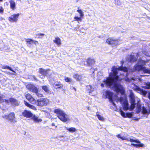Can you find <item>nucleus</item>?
<instances>
[{"label": "nucleus", "mask_w": 150, "mask_h": 150, "mask_svg": "<svg viewBox=\"0 0 150 150\" xmlns=\"http://www.w3.org/2000/svg\"><path fill=\"white\" fill-rule=\"evenodd\" d=\"M55 127L56 128L57 127V126H55Z\"/></svg>", "instance_id": "774afa93"}, {"label": "nucleus", "mask_w": 150, "mask_h": 150, "mask_svg": "<svg viewBox=\"0 0 150 150\" xmlns=\"http://www.w3.org/2000/svg\"><path fill=\"white\" fill-rule=\"evenodd\" d=\"M73 77L77 81H80L81 79V76L77 74H74L73 76Z\"/></svg>", "instance_id": "bb28decb"}, {"label": "nucleus", "mask_w": 150, "mask_h": 150, "mask_svg": "<svg viewBox=\"0 0 150 150\" xmlns=\"http://www.w3.org/2000/svg\"><path fill=\"white\" fill-rule=\"evenodd\" d=\"M131 145H133L134 146H137V144H132Z\"/></svg>", "instance_id": "13d9d810"}, {"label": "nucleus", "mask_w": 150, "mask_h": 150, "mask_svg": "<svg viewBox=\"0 0 150 150\" xmlns=\"http://www.w3.org/2000/svg\"><path fill=\"white\" fill-rule=\"evenodd\" d=\"M38 35H40V36H44L45 35V34H43V33H40L38 34Z\"/></svg>", "instance_id": "864d4df0"}, {"label": "nucleus", "mask_w": 150, "mask_h": 150, "mask_svg": "<svg viewBox=\"0 0 150 150\" xmlns=\"http://www.w3.org/2000/svg\"><path fill=\"white\" fill-rule=\"evenodd\" d=\"M65 81L68 82H71L72 81L71 79L67 77L65 78Z\"/></svg>", "instance_id": "f704fd0d"}, {"label": "nucleus", "mask_w": 150, "mask_h": 150, "mask_svg": "<svg viewBox=\"0 0 150 150\" xmlns=\"http://www.w3.org/2000/svg\"><path fill=\"white\" fill-rule=\"evenodd\" d=\"M123 107L124 110H126L129 109V104L127 101L125 100L123 102Z\"/></svg>", "instance_id": "a211bd4d"}, {"label": "nucleus", "mask_w": 150, "mask_h": 150, "mask_svg": "<svg viewBox=\"0 0 150 150\" xmlns=\"http://www.w3.org/2000/svg\"><path fill=\"white\" fill-rule=\"evenodd\" d=\"M141 111L144 117H147L148 114L150 113V108L147 109L144 106L142 107L141 104L138 102L137 104L136 112L138 113Z\"/></svg>", "instance_id": "20e7f679"}, {"label": "nucleus", "mask_w": 150, "mask_h": 150, "mask_svg": "<svg viewBox=\"0 0 150 150\" xmlns=\"http://www.w3.org/2000/svg\"><path fill=\"white\" fill-rule=\"evenodd\" d=\"M125 81L127 82H129L131 80L128 78H126L125 79Z\"/></svg>", "instance_id": "3c124183"}, {"label": "nucleus", "mask_w": 150, "mask_h": 150, "mask_svg": "<svg viewBox=\"0 0 150 150\" xmlns=\"http://www.w3.org/2000/svg\"><path fill=\"white\" fill-rule=\"evenodd\" d=\"M20 14L19 13L13 14L8 17V20L11 22H16Z\"/></svg>", "instance_id": "1a4fd4ad"}, {"label": "nucleus", "mask_w": 150, "mask_h": 150, "mask_svg": "<svg viewBox=\"0 0 150 150\" xmlns=\"http://www.w3.org/2000/svg\"><path fill=\"white\" fill-rule=\"evenodd\" d=\"M33 43H34L35 45H36L38 43V41H35L34 40H33Z\"/></svg>", "instance_id": "8fccbe9b"}, {"label": "nucleus", "mask_w": 150, "mask_h": 150, "mask_svg": "<svg viewBox=\"0 0 150 150\" xmlns=\"http://www.w3.org/2000/svg\"><path fill=\"white\" fill-rule=\"evenodd\" d=\"M144 144H137V146H139L140 147H142L143 146Z\"/></svg>", "instance_id": "09e8293b"}, {"label": "nucleus", "mask_w": 150, "mask_h": 150, "mask_svg": "<svg viewBox=\"0 0 150 150\" xmlns=\"http://www.w3.org/2000/svg\"><path fill=\"white\" fill-rule=\"evenodd\" d=\"M2 68L3 69H9L10 70H11V71H13V72L14 73H16V72L14 71H13V69H12V68L11 67H9L8 66H7V65L3 66L2 67Z\"/></svg>", "instance_id": "cd10ccee"}, {"label": "nucleus", "mask_w": 150, "mask_h": 150, "mask_svg": "<svg viewBox=\"0 0 150 150\" xmlns=\"http://www.w3.org/2000/svg\"><path fill=\"white\" fill-rule=\"evenodd\" d=\"M139 53H140L139 52L137 53V57H139Z\"/></svg>", "instance_id": "bf43d9fd"}, {"label": "nucleus", "mask_w": 150, "mask_h": 150, "mask_svg": "<svg viewBox=\"0 0 150 150\" xmlns=\"http://www.w3.org/2000/svg\"><path fill=\"white\" fill-rule=\"evenodd\" d=\"M50 70L49 69L45 70L42 68H40L39 70V72L43 76V77H40L41 78H43L45 76H47L49 74V72Z\"/></svg>", "instance_id": "9b49d317"}, {"label": "nucleus", "mask_w": 150, "mask_h": 150, "mask_svg": "<svg viewBox=\"0 0 150 150\" xmlns=\"http://www.w3.org/2000/svg\"><path fill=\"white\" fill-rule=\"evenodd\" d=\"M54 86L55 88H58L63 87V85L60 83L55 82L54 83Z\"/></svg>", "instance_id": "aec40b11"}, {"label": "nucleus", "mask_w": 150, "mask_h": 150, "mask_svg": "<svg viewBox=\"0 0 150 150\" xmlns=\"http://www.w3.org/2000/svg\"><path fill=\"white\" fill-rule=\"evenodd\" d=\"M148 98L150 100V93H149L148 94Z\"/></svg>", "instance_id": "4d7b16f0"}, {"label": "nucleus", "mask_w": 150, "mask_h": 150, "mask_svg": "<svg viewBox=\"0 0 150 150\" xmlns=\"http://www.w3.org/2000/svg\"><path fill=\"white\" fill-rule=\"evenodd\" d=\"M71 88H72L73 89H74L75 91H76V88L74 87L73 86L71 87Z\"/></svg>", "instance_id": "6e6d98bb"}, {"label": "nucleus", "mask_w": 150, "mask_h": 150, "mask_svg": "<svg viewBox=\"0 0 150 150\" xmlns=\"http://www.w3.org/2000/svg\"><path fill=\"white\" fill-rule=\"evenodd\" d=\"M137 60L136 57L133 55H131L130 56V59L129 61L130 62H133Z\"/></svg>", "instance_id": "b1692460"}, {"label": "nucleus", "mask_w": 150, "mask_h": 150, "mask_svg": "<svg viewBox=\"0 0 150 150\" xmlns=\"http://www.w3.org/2000/svg\"><path fill=\"white\" fill-rule=\"evenodd\" d=\"M4 11V9L1 6H0V13H3Z\"/></svg>", "instance_id": "a18cd8bd"}, {"label": "nucleus", "mask_w": 150, "mask_h": 150, "mask_svg": "<svg viewBox=\"0 0 150 150\" xmlns=\"http://www.w3.org/2000/svg\"><path fill=\"white\" fill-rule=\"evenodd\" d=\"M26 42L29 44H31L33 43V40L31 39H27L26 40Z\"/></svg>", "instance_id": "473e14b6"}, {"label": "nucleus", "mask_w": 150, "mask_h": 150, "mask_svg": "<svg viewBox=\"0 0 150 150\" xmlns=\"http://www.w3.org/2000/svg\"><path fill=\"white\" fill-rule=\"evenodd\" d=\"M1 20L4 19V18H1Z\"/></svg>", "instance_id": "0e129e2a"}, {"label": "nucleus", "mask_w": 150, "mask_h": 150, "mask_svg": "<svg viewBox=\"0 0 150 150\" xmlns=\"http://www.w3.org/2000/svg\"><path fill=\"white\" fill-rule=\"evenodd\" d=\"M66 128L67 130L71 133L77 131V129L75 127H71L70 128H68L66 127Z\"/></svg>", "instance_id": "5701e85b"}, {"label": "nucleus", "mask_w": 150, "mask_h": 150, "mask_svg": "<svg viewBox=\"0 0 150 150\" xmlns=\"http://www.w3.org/2000/svg\"><path fill=\"white\" fill-rule=\"evenodd\" d=\"M146 85L145 87L147 89L150 88V82H148L146 83Z\"/></svg>", "instance_id": "4c0bfd02"}, {"label": "nucleus", "mask_w": 150, "mask_h": 150, "mask_svg": "<svg viewBox=\"0 0 150 150\" xmlns=\"http://www.w3.org/2000/svg\"><path fill=\"white\" fill-rule=\"evenodd\" d=\"M4 118L6 119H8V115H5L2 116Z\"/></svg>", "instance_id": "c03bdc74"}, {"label": "nucleus", "mask_w": 150, "mask_h": 150, "mask_svg": "<svg viewBox=\"0 0 150 150\" xmlns=\"http://www.w3.org/2000/svg\"><path fill=\"white\" fill-rule=\"evenodd\" d=\"M52 126H54L55 125L54 124V123H52Z\"/></svg>", "instance_id": "e2e57ef3"}, {"label": "nucleus", "mask_w": 150, "mask_h": 150, "mask_svg": "<svg viewBox=\"0 0 150 150\" xmlns=\"http://www.w3.org/2000/svg\"><path fill=\"white\" fill-rule=\"evenodd\" d=\"M54 112L57 114L58 117L63 122H66L70 120L69 116L60 108L54 109Z\"/></svg>", "instance_id": "7ed1b4c3"}, {"label": "nucleus", "mask_w": 150, "mask_h": 150, "mask_svg": "<svg viewBox=\"0 0 150 150\" xmlns=\"http://www.w3.org/2000/svg\"><path fill=\"white\" fill-rule=\"evenodd\" d=\"M5 100H4L2 98V97L0 96V103H1L4 102V101H5Z\"/></svg>", "instance_id": "de8ad7c7"}, {"label": "nucleus", "mask_w": 150, "mask_h": 150, "mask_svg": "<svg viewBox=\"0 0 150 150\" xmlns=\"http://www.w3.org/2000/svg\"><path fill=\"white\" fill-rule=\"evenodd\" d=\"M136 90L138 91V92L141 94L143 96H146L147 92L143 89H141L138 86H136L135 87Z\"/></svg>", "instance_id": "4468645a"}, {"label": "nucleus", "mask_w": 150, "mask_h": 150, "mask_svg": "<svg viewBox=\"0 0 150 150\" xmlns=\"http://www.w3.org/2000/svg\"><path fill=\"white\" fill-rule=\"evenodd\" d=\"M30 91L33 93H35V92H37L38 91V89L37 87L34 85L32 87V89Z\"/></svg>", "instance_id": "c85d7f7f"}, {"label": "nucleus", "mask_w": 150, "mask_h": 150, "mask_svg": "<svg viewBox=\"0 0 150 150\" xmlns=\"http://www.w3.org/2000/svg\"><path fill=\"white\" fill-rule=\"evenodd\" d=\"M53 42L59 46H60L61 44V40L58 37L55 38V40H53Z\"/></svg>", "instance_id": "f3484780"}, {"label": "nucleus", "mask_w": 150, "mask_h": 150, "mask_svg": "<svg viewBox=\"0 0 150 150\" xmlns=\"http://www.w3.org/2000/svg\"><path fill=\"white\" fill-rule=\"evenodd\" d=\"M123 99V98L122 97H121L120 98V100L121 102H122V100Z\"/></svg>", "instance_id": "5fc2aeb1"}, {"label": "nucleus", "mask_w": 150, "mask_h": 150, "mask_svg": "<svg viewBox=\"0 0 150 150\" xmlns=\"http://www.w3.org/2000/svg\"><path fill=\"white\" fill-rule=\"evenodd\" d=\"M34 85L31 84H28L26 85V88L29 90L30 91L33 86Z\"/></svg>", "instance_id": "c756f323"}, {"label": "nucleus", "mask_w": 150, "mask_h": 150, "mask_svg": "<svg viewBox=\"0 0 150 150\" xmlns=\"http://www.w3.org/2000/svg\"><path fill=\"white\" fill-rule=\"evenodd\" d=\"M129 141L131 142H135L136 143H140V142L138 140H135L129 138Z\"/></svg>", "instance_id": "72a5a7b5"}, {"label": "nucleus", "mask_w": 150, "mask_h": 150, "mask_svg": "<svg viewBox=\"0 0 150 150\" xmlns=\"http://www.w3.org/2000/svg\"><path fill=\"white\" fill-rule=\"evenodd\" d=\"M143 53L146 56L149 57L150 55L149 53L146 52L145 50H143Z\"/></svg>", "instance_id": "a19ab883"}, {"label": "nucleus", "mask_w": 150, "mask_h": 150, "mask_svg": "<svg viewBox=\"0 0 150 150\" xmlns=\"http://www.w3.org/2000/svg\"><path fill=\"white\" fill-rule=\"evenodd\" d=\"M9 3L10 4V8L12 10L15 9L16 6L15 2L12 0H11L9 1Z\"/></svg>", "instance_id": "412c9836"}, {"label": "nucleus", "mask_w": 150, "mask_h": 150, "mask_svg": "<svg viewBox=\"0 0 150 150\" xmlns=\"http://www.w3.org/2000/svg\"><path fill=\"white\" fill-rule=\"evenodd\" d=\"M48 99L45 98H40L37 100L36 105L38 106L42 107L46 106L49 103Z\"/></svg>", "instance_id": "423d86ee"}, {"label": "nucleus", "mask_w": 150, "mask_h": 150, "mask_svg": "<svg viewBox=\"0 0 150 150\" xmlns=\"http://www.w3.org/2000/svg\"><path fill=\"white\" fill-rule=\"evenodd\" d=\"M79 60H81V59H80Z\"/></svg>", "instance_id": "338daca9"}, {"label": "nucleus", "mask_w": 150, "mask_h": 150, "mask_svg": "<svg viewBox=\"0 0 150 150\" xmlns=\"http://www.w3.org/2000/svg\"><path fill=\"white\" fill-rule=\"evenodd\" d=\"M96 115L98 117V119L99 120L102 121L104 120V119L103 117L102 116H101L100 115L98 114V112H97V113Z\"/></svg>", "instance_id": "2f4dec72"}, {"label": "nucleus", "mask_w": 150, "mask_h": 150, "mask_svg": "<svg viewBox=\"0 0 150 150\" xmlns=\"http://www.w3.org/2000/svg\"><path fill=\"white\" fill-rule=\"evenodd\" d=\"M3 0H0V1H2Z\"/></svg>", "instance_id": "69168bd1"}, {"label": "nucleus", "mask_w": 150, "mask_h": 150, "mask_svg": "<svg viewBox=\"0 0 150 150\" xmlns=\"http://www.w3.org/2000/svg\"><path fill=\"white\" fill-rule=\"evenodd\" d=\"M118 137L121 138L122 140H124L125 137L124 136H121L120 135H119L118 136Z\"/></svg>", "instance_id": "49530a36"}, {"label": "nucleus", "mask_w": 150, "mask_h": 150, "mask_svg": "<svg viewBox=\"0 0 150 150\" xmlns=\"http://www.w3.org/2000/svg\"><path fill=\"white\" fill-rule=\"evenodd\" d=\"M24 103L26 106L32 109H33V110H36V108L35 106L29 104V103H28L27 102H26L25 101H24Z\"/></svg>", "instance_id": "a878e982"}, {"label": "nucleus", "mask_w": 150, "mask_h": 150, "mask_svg": "<svg viewBox=\"0 0 150 150\" xmlns=\"http://www.w3.org/2000/svg\"><path fill=\"white\" fill-rule=\"evenodd\" d=\"M148 61V60L145 61L142 60L141 58L139 59L137 63L134 66L135 70L137 71L142 70L144 73L150 74V69L143 67V66L145 65L146 63Z\"/></svg>", "instance_id": "f03ea898"}, {"label": "nucleus", "mask_w": 150, "mask_h": 150, "mask_svg": "<svg viewBox=\"0 0 150 150\" xmlns=\"http://www.w3.org/2000/svg\"><path fill=\"white\" fill-rule=\"evenodd\" d=\"M5 102L7 103L10 102L12 106L14 107L18 106L19 105V102L16 99L13 98H10L8 100H5Z\"/></svg>", "instance_id": "6e6552de"}, {"label": "nucleus", "mask_w": 150, "mask_h": 150, "mask_svg": "<svg viewBox=\"0 0 150 150\" xmlns=\"http://www.w3.org/2000/svg\"><path fill=\"white\" fill-rule=\"evenodd\" d=\"M115 3L116 4H117L118 6H120L121 5V3L119 0H114Z\"/></svg>", "instance_id": "e433bc0d"}, {"label": "nucleus", "mask_w": 150, "mask_h": 150, "mask_svg": "<svg viewBox=\"0 0 150 150\" xmlns=\"http://www.w3.org/2000/svg\"><path fill=\"white\" fill-rule=\"evenodd\" d=\"M29 101L30 102L32 103L33 104H36V105L37 101L33 98L32 97L29 100Z\"/></svg>", "instance_id": "7c9ffc66"}, {"label": "nucleus", "mask_w": 150, "mask_h": 150, "mask_svg": "<svg viewBox=\"0 0 150 150\" xmlns=\"http://www.w3.org/2000/svg\"><path fill=\"white\" fill-rule=\"evenodd\" d=\"M23 115L26 118L31 117L33 116V114L29 111L25 110L22 112Z\"/></svg>", "instance_id": "f8f14e48"}, {"label": "nucleus", "mask_w": 150, "mask_h": 150, "mask_svg": "<svg viewBox=\"0 0 150 150\" xmlns=\"http://www.w3.org/2000/svg\"><path fill=\"white\" fill-rule=\"evenodd\" d=\"M87 63L88 66H92L95 63V61L93 59H89L87 60Z\"/></svg>", "instance_id": "4be33fe9"}, {"label": "nucleus", "mask_w": 150, "mask_h": 150, "mask_svg": "<svg viewBox=\"0 0 150 150\" xmlns=\"http://www.w3.org/2000/svg\"><path fill=\"white\" fill-rule=\"evenodd\" d=\"M105 93L106 98H108L109 100L111 101V102L113 104V105L115 106V104L113 102L112 99L113 93L109 91H106L105 92Z\"/></svg>", "instance_id": "9d476101"}, {"label": "nucleus", "mask_w": 150, "mask_h": 150, "mask_svg": "<svg viewBox=\"0 0 150 150\" xmlns=\"http://www.w3.org/2000/svg\"><path fill=\"white\" fill-rule=\"evenodd\" d=\"M121 41L120 39L114 40L113 38H109L106 40V42L110 45H116L119 44Z\"/></svg>", "instance_id": "0eeeda50"}, {"label": "nucleus", "mask_w": 150, "mask_h": 150, "mask_svg": "<svg viewBox=\"0 0 150 150\" xmlns=\"http://www.w3.org/2000/svg\"><path fill=\"white\" fill-rule=\"evenodd\" d=\"M120 112L121 115L122 116L124 117H126V114H125L124 112L122 111V110H121L120 111Z\"/></svg>", "instance_id": "ea45409f"}, {"label": "nucleus", "mask_w": 150, "mask_h": 150, "mask_svg": "<svg viewBox=\"0 0 150 150\" xmlns=\"http://www.w3.org/2000/svg\"><path fill=\"white\" fill-rule=\"evenodd\" d=\"M33 78L35 80H37L36 79V78L35 77V76H33Z\"/></svg>", "instance_id": "052dcab7"}, {"label": "nucleus", "mask_w": 150, "mask_h": 150, "mask_svg": "<svg viewBox=\"0 0 150 150\" xmlns=\"http://www.w3.org/2000/svg\"><path fill=\"white\" fill-rule=\"evenodd\" d=\"M129 91L130 93L129 97L131 103L130 110H132L135 108L136 105L135 97L134 94L132 91L129 90Z\"/></svg>", "instance_id": "39448f33"}, {"label": "nucleus", "mask_w": 150, "mask_h": 150, "mask_svg": "<svg viewBox=\"0 0 150 150\" xmlns=\"http://www.w3.org/2000/svg\"><path fill=\"white\" fill-rule=\"evenodd\" d=\"M132 116V114L131 113H126V117H131Z\"/></svg>", "instance_id": "79ce46f5"}, {"label": "nucleus", "mask_w": 150, "mask_h": 150, "mask_svg": "<svg viewBox=\"0 0 150 150\" xmlns=\"http://www.w3.org/2000/svg\"><path fill=\"white\" fill-rule=\"evenodd\" d=\"M77 11L80 14V16L81 17L83 18L84 16L83 12L82 10L80 9L79 7L77 8Z\"/></svg>", "instance_id": "393cba45"}, {"label": "nucleus", "mask_w": 150, "mask_h": 150, "mask_svg": "<svg viewBox=\"0 0 150 150\" xmlns=\"http://www.w3.org/2000/svg\"><path fill=\"white\" fill-rule=\"evenodd\" d=\"M86 89L88 90L90 93H91L95 89L94 86H92L91 85H88L86 86Z\"/></svg>", "instance_id": "6ab92c4d"}, {"label": "nucleus", "mask_w": 150, "mask_h": 150, "mask_svg": "<svg viewBox=\"0 0 150 150\" xmlns=\"http://www.w3.org/2000/svg\"><path fill=\"white\" fill-rule=\"evenodd\" d=\"M10 122L15 123L16 122L15 116V115L14 112L10 113L8 115V119Z\"/></svg>", "instance_id": "ddd939ff"}, {"label": "nucleus", "mask_w": 150, "mask_h": 150, "mask_svg": "<svg viewBox=\"0 0 150 150\" xmlns=\"http://www.w3.org/2000/svg\"><path fill=\"white\" fill-rule=\"evenodd\" d=\"M42 89L48 94H51L53 93L49 89V88L46 86H43L42 87Z\"/></svg>", "instance_id": "2eb2a0df"}, {"label": "nucleus", "mask_w": 150, "mask_h": 150, "mask_svg": "<svg viewBox=\"0 0 150 150\" xmlns=\"http://www.w3.org/2000/svg\"><path fill=\"white\" fill-rule=\"evenodd\" d=\"M129 138H128L126 137H125L124 140H126L127 141H129Z\"/></svg>", "instance_id": "603ef678"}, {"label": "nucleus", "mask_w": 150, "mask_h": 150, "mask_svg": "<svg viewBox=\"0 0 150 150\" xmlns=\"http://www.w3.org/2000/svg\"><path fill=\"white\" fill-rule=\"evenodd\" d=\"M82 17H81L80 16L79 17L77 16H75L74 17V19H75V20L76 21H82Z\"/></svg>", "instance_id": "58836bf2"}, {"label": "nucleus", "mask_w": 150, "mask_h": 150, "mask_svg": "<svg viewBox=\"0 0 150 150\" xmlns=\"http://www.w3.org/2000/svg\"><path fill=\"white\" fill-rule=\"evenodd\" d=\"M32 96L29 93H28L25 95V97L26 98L28 99V100L30 99V98Z\"/></svg>", "instance_id": "c9c22d12"}, {"label": "nucleus", "mask_w": 150, "mask_h": 150, "mask_svg": "<svg viewBox=\"0 0 150 150\" xmlns=\"http://www.w3.org/2000/svg\"><path fill=\"white\" fill-rule=\"evenodd\" d=\"M112 69V72L110 74V77L104 79L103 81L104 83H101L100 86L103 87L104 85L105 86L109 87L112 85V88L114 91L117 93L120 92L123 94L125 93V90L123 87L120 84L118 80L117 71H122L127 72L128 69L126 67L122 66L119 67L118 68L115 66H113Z\"/></svg>", "instance_id": "f257e3e1"}, {"label": "nucleus", "mask_w": 150, "mask_h": 150, "mask_svg": "<svg viewBox=\"0 0 150 150\" xmlns=\"http://www.w3.org/2000/svg\"><path fill=\"white\" fill-rule=\"evenodd\" d=\"M33 78L35 80H37L36 79V78L35 77V76H33Z\"/></svg>", "instance_id": "680f3d73"}, {"label": "nucleus", "mask_w": 150, "mask_h": 150, "mask_svg": "<svg viewBox=\"0 0 150 150\" xmlns=\"http://www.w3.org/2000/svg\"><path fill=\"white\" fill-rule=\"evenodd\" d=\"M31 117V119L33 120L35 122H41L42 121L41 119L39 118L38 117L35 115H33V116Z\"/></svg>", "instance_id": "dca6fc26"}, {"label": "nucleus", "mask_w": 150, "mask_h": 150, "mask_svg": "<svg viewBox=\"0 0 150 150\" xmlns=\"http://www.w3.org/2000/svg\"><path fill=\"white\" fill-rule=\"evenodd\" d=\"M35 93H36L37 96L38 97H43V95L42 94H40L38 92V91L37 92H35Z\"/></svg>", "instance_id": "37998d69"}]
</instances>
